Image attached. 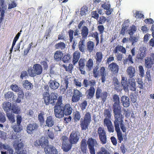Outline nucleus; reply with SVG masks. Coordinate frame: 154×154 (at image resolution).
Listing matches in <instances>:
<instances>
[{"mask_svg":"<svg viewBox=\"0 0 154 154\" xmlns=\"http://www.w3.org/2000/svg\"><path fill=\"white\" fill-rule=\"evenodd\" d=\"M121 52L123 54H126V51L125 48L123 46L118 45L116 47L114 50L113 51V52L115 54L117 53L118 51Z\"/></svg>","mask_w":154,"mask_h":154,"instance_id":"28","label":"nucleus"},{"mask_svg":"<svg viewBox=\"0 0 154 154\" xmlns=\"http://www.w3.org/2000/svg\"><path fill=\"white\" fill-rule=\"evenodd\" d=\"M23 87L28 90H31L33 88V85L28 80H25L23 82Z\"/></svg>","mask_w":154,"mask_h":154,"instance_id":"32","label":"nucleus"},{"mask_svg":"<svg viewBox=\"0 0 154 154\" xmlns=\"http://www.w3.org/2000/svg\"><path fill=\"white\" fill-rule=\"evenodd\" d=\"M91 121V116L89 112H86L83 119H81L80 121V125L82 130H86L88 129Z\"/></svg>","mask_w":154,"mask_h":154,"instance_id":"5","label":"nucleus"},{"mask_svg":"<svg viewBox=\"0 0 154 154\" xmlns=\"http://www.w3.org/2000/svg\"><path fill=\"white\" fill-rule=\"evenodd\" d=\"M10 88L13 91L15 92H18L20 89V88L16 84L11 85Z\"/></svg>","mask_w":154,"mask_h":154,"instance_id":"60","label":"nucleus"},{"mask_svg":"<svg viewBox=\"0 0 154 154\" xmlns=\"http://www.w3.org/2000/svg\"><path fill=\"white\" fill-rule=\"evenodd\" d=\"M96 84V82L94 80L91 79L90 80L85 79H84L82 83L83 86L84 88H87L89 86L90 87L94 86Z\"/></svg>","mask_w":154,"mask_h":154,"instance_id":"20","label":"nucleus"},{"mask_svg":"<svg viewBox=\"0 0 154 154\" xmlns=\"http://www.w3.org/2000/svg\"><path fill=\"white\" fill-rule=\"evenodd\" d=\"M62 52L60 50L55 51L54 55V60L57 61H60L63 56Z\"/></svg>","mask_w":154,"mask_h":154,"instance_id":"24","label":"nucleus"},{"mask_svg":"<svg viewBox=\"0 0 154 154\" xmlns=\"http://www.w3.org/2000/svg\"><path fill=\"white\" fill-rule=\"evenodd\" d=\"M99 74L101 76V80L102 83H104L106 80V76L107 75V73L106 71V69L104 66L101 67L98 71Z\"/></svg>","mask_w":154,"mask_h":154,"instance_id":"19","label":"nucleus"},{"mask_svg":"<svg viewBox=\"0 0 154 154\" xmlns=\"http://www.w3.org/2000/svg\"><path fill=\"white\" fill-rule=\"evenodd\" d=\"M20 126V125H17H17H14L13 127L14 131L15 132H19L22 130Z\"/></svg>","mask_w":154,"mask_h":154,"instance_id":"61","label":"nucleus"},{"mask_svg":"<svg viewBox=\"0 0 154 154\" xmlns=\"http://www.w3.org/2000/svg\"><path fill=\"white\" fill-rule=\"evenodd\" d=\"M146 56V53L144 52L140 51L137 55L136 58L138 60H142Z\"/></svg>","mask_w":154,"mask_h":154,"instance_id":"52","label":"nucleus"},{"mask_svg":"<svg viewBox=\"0 0 154 154\" xmlns=\"http://www.w3.org/2000/svg\"><path fill=\"white\" fill-rule=\"evenodd\" d=\"M4 97L6 100H13L14 98V94L12 91H8L4 95Z\"/></svg>","mask_w":154,"mask_h":154,"instance_id":"40","label":"nucleus"},{"mask_svg":"<svg viewBox=\"0 0 154 154\" xmlns=\"http://www.w3.org/2000/svg\"><path fill=\"white\" fill-rule=\"evenodd\" d=\"M49 86L51 89L55 90L59 86V84L55 80H50L49 83Z\"/></svg>","mask_w":154,"mask_h":154,"instance_id":"27","label":"nucleus"},{"mask_svg":"<svg viewBox=\"0 0 154 154\" xmlns=\"http://www.w3.org/2000/svg\"><path fill=\"white\" fill-rule=\"evenodd\" d=\"M43 69L42 66L39 64H35L33 65L32 68H29L27 72L29 76L34 77L37 75H41Z\"/></svg>","mask_w":154,"mask_h":154,"instance_id":"4","label":"nucleus"},{"mask_svg":"<svg viewBox=\"0 0 154 154\" xmlns=\"http://www.w3.org/2000/svg\"><path fill=\"white\" fill-rule=\"evenodd\" d=\"M70 55L69 54H65L62 58V61L64 63H67L69 62L71 58Z\"/></svg>","mask_w":154,"mask_h":154,"instance_id":"54","label":"nucleus"},{"mask_svg":"<svg viewBox=\"0 0 154 154\" xmlns=\"http://www.w3.org/2000/svg\"><path fill=\"white\" fill-rule=\"evenodd\" d=\"M111 113L112 110L110 108L105 109L103 114L105 118L111 119Z\"/></svg>","mask_w":154,"mask_h":154,"instance_id":"42","label":"nucleus"},{"mask_svg":"<svg viewBox=\"0 0 154 154\" xmlns=\"http://www.w3.org/2000/svg\"><path fill=\"white\" fill-rule=\"evenodd\" d=\"M127 72L129 77L132 79L134 76L135 73V68L132 66L128 67L127 69Z\"/></svg>","mask_w":154,"mask_h":154,"instance_id":"29","label":"nucleus"},{"mask_svg":"<svg viewBox=\"0 0 154 154\" xmlns=\"http://www.w3.org/2000/svg\"><path fill=\"white\" fill-rule=\"evenodd\" d=\"M11 109L12 112L15 114H18L20 112V108L16 105H12Z\"/></svg>","mask_w":154,"mask_h":154,"instance_id":"50","label":"nucleus"},{"mask_svg":"<svg viewBox=\"0 0 154 154\" xmlns=\"http://www.w3.org/2000/svg\"><path fill=\"white\" fill-rule=\"evenodd\" d=\"M40 146L42 147H44L45 146L48 145V141L45 137H42L40 139Z\"/></svg>","mask_w":154,"mask_h":154,"instance_id":"44","label":"nucleus"},{"mask_svg":"<svg viewBox=\"0 0 154 154\" xmlns=\"http://www.w3.org/2000/svg\"><path fill=\"white\" fill-rule=\"evenodd\" d=\"M115 130L117 133L118 142L121 143L123 140V138L122 132L120 131V128H115Z\"/></svg>","mask_w":154,"mask_h":154,"instance_id":"34","label":"nucleus"},{"mask_svg":"<svg viewBox=\"0 0 154 154\" xmlns=\"http://www.w3.org/2000/svg\"><path fill=\"white\" fill-rule=\"evenodd\" d=\"M97 29L99 32V33L101 34V37H103V33L104 30V26L102 25H99L97 26Z\"/></svg>","mask_w":154,"mask_h":154,"instance_id":"62","label":"nucleus"},{"mask_svg":"<svg viewBox=\"0 0 154 154\" xmlns=\"http://www.w3.org/2000/svg\"><path fill=\"white\" fill-rule=\"evenodd\" d=\"M121 83L122 87H123L124 90L128 89V85L127 78L124 76H122Z\"/></svg>","mask_w":154,"mask_h":154,"instance_id":"38","label":"nucleus"},{"mask_svg":"<svg viewBox=\"0 0 154 154\" xmlns=\"http://www.w3.org/2000/svg\"><path fill=\"white\" fill-rule=\"evenodd\" d=\"M13 146L16 151L15 154H26V150L23 148V144L20 141L16 140Z\"/></svg>","mask_w":154,"mask_h":154,"instance_id":"6","label":"nucleus"},{"mask_svg":"<svg viewBox=\"0 0 154 154\" xmlns=\"http://www.w3.org/2000/svg\"><path fill=\"white\" fill-rule=\"evenodd\" d=\"M38 127V125L36 123H30L27 125L26 131L28 133L31 134L37 132Z\"/></svg>","mask_w":154,"mask_h":154,"instance_id":"13","label":"nucleus"},{"mask_svg":"<svg viewBox=\"0 0 154 154\" xmlns=\"http://www.w3.org/2000/svg\"><path fill=\"white\" fill-rule=\"evenodd\" d=\"M88 29L86 26H84L81 30V34L82 36V38L85 39L87 38L88 34Z\"/></svg>","mask_w":154,"mask_h":154,"instance_id":"25","label":"nucleus"},{"mask_svg":"<svg viewBox=\"0 0 154 154\" xmlns=\"http://www.w3.org/2000/svg\"><path fill=\"white\" fill-rule=\"evenodd\" d=\"M96 60V63L99 65L102 62L103 58V54L101 52H97L96 53L95 56Z\"/></svg>","mask_w":154,"mask_h":154,"instance_id":"33","label":"nucleus"},{"mask_svg":"<svg viewBox=\"0 0 154 154\" xmlns=\"http://www.w3.org/2000/svg\"><path fill=\"white\" fill-rule=\"evenodd\" d=\"M63 66L66 71L69 72H71L73 67V65L71 63L69 64L68 67L65 65H63Z\"/></svg>","mask_w":154,"mask_h":154,"instance_id":"55","label":"nucleus"},{"mask_svg":"<svg viewBox=\"0 0 154 154\" xmlns=\"http://www.w3.org/2000/svg\"><path fill=\"white\" fill-rule=\"evenodd\" d=\"M83 94L82 92L77 88L73 89L72 96L71 101L73 103H77L83 96Z\"/></svg>","mask_w":154,"mask_h":154,"instance_id":"11","label":"nucleus"},{"mask_svg":"<svg viewBox=\"0 0 154 154\" xmlns=\"http://www.w3.org/2000/svg\"><path fill=\"white\" fill-rule=\"evenodd\" d=\"M80 57V53L78 51H75L73 54V60L72 61L73 65H75L77 63Z\"/></svg>","mask_w":154,"mask_h":154,"instance_id":"30","label":"nucleus"},{"mask_svg":"<svg viewBox=\"0 0 154 154\" xmlns=\"http://www.w3.org/2000/svg\"><path fill=\"white\" fill-rule=\"evenodd\" d=\"M128 86L131 91H136V82L134 78L128 79Z\"/></svg>","mask_w":154,"mask_h":154,"instance_id":"21","label":"nucleus"},{"mask_svg":"<svg viewBox=\"0 0 154 154\" xmlns=\"http://www.w3.org/2000/svg\"><path fill=\"white\" fill-rule=\"evenodd\" d=\"M85 39H81L78 44V47L79 50L83 52L84 51L85 47Z\"/></svg>","mask_w":154,"mask_h":154,"instance_id":"35","label":"nucleus"},{"mask_svg":"<svg viewBox=\"0 0 154 154\" xmlns=\"http://www.w3.org/2000/svg\"><path fill=\"white\" fill-rule=\"evenodd\" d=\"M87 50L89 52H92L94 48V42L91 41H89L87 43Z\"/></svg>","mask_w":154,"mask_h":154,"instance_id":"39","label":"nucleus"},{"mask_svg":"<svg viewBox=\"0 0 154 154\" xmlns=\"http://www.w3.org/2000/svg\"><path fill=\"white\" fill-rule=\"evenodd\" d=\"M87 102L86 100H84L79 105L80 107L81 108L82 110L83 111L85 109L87 106Z\"/></svg>","mask_w":154,"mask_h":154,"instance_id":"59","label":"nucleus"},{"mask_svg":"<svg viewBox=\"0 0 154 154\" xmlns=\"http://www.w3.org/2000/svg\"><path fill=\"white\" fill-rule=\"evenodd\" d=\"M115 120L114 121L115 128L119 127V124L123 123L124 117L122 114L121 109L113 110Z\"/></svg>","mask_w":154,"mask_h":154,"instance_id":"3","label":"nucleus"},{"mask_svg":"<svg viewBox=\"0 0 154 154\" xmlns=\"http://www.w3.org/2000/svg\"><path fill=\"white\" fill-rule=\"evenodd\" d=\"M80 148L82 152L84 153H86L88 150L86 140L85 139H82L81 142Z\"/></svg>","mask_w":154,"mask_h":154,"instance_id":"23","label":"nucleus"},{"mask_svg":"<svg viewBox=\"0 0 154 154\" xmlns=\"http://www.w3.org/2000/svg\"><path fill=\"white\" fill-rule=\"evenodd\" d=\"M113 83L114 88L117 92H119L122 90V87L117 78L114 77L113 79Z\"/></svg>","mask_w":154,"mask_h":154,"instance_id":"18","label":"nucleus"},{"mask_svg":"<svg viewBox=\"0 0 154 154\" xmlns=\"http://www.w3.org/2000/svg\"><path fill=\"white\" fill-rule=\"evenodd\" d=\"M113 101L114 103L112 104L113 110L121 109L120 106L119 98L118 95L114 94L113 96Z\"/></svg>","mask_w":154,"mask_h":154,"instance_id":"15","label":"nucleus"},{"mask_svg":"<svg viewBox=\"0 0 154 154\" xmlns=\"http://www.w3.org/2000/svg\"><path fill=\"white\" fill-rule=\"evenodd\" d=\"M95 96L96 100H101V103H104L107 99L108 93L106 91L103 92L101 89L98 88L96 89Z\"/></svg>","mask_w":154,"mask_h":154,"instance_id":"7","label":"nucleus"},{"mask_svg":"<svg viewBox=\"0 0 154 154\" xmlns=\"http://www.w3.org/2000/svg\"><path fill=\"white\" fill-rule=\"evenodd\" d=\"M6 116L11 123H13L15 122V120L14 118V115L8 112H7L6 113Z\"/></svg>","mask_w":154,"mask_h":154,"instance_id":"47","label":"nucleus"},{"mask_svg":"<svg viewBox=\"0 0 154 154\" xmlns=\"http://www.w3.org/2000/svg\"><path fill=\"white\" fill-rule=\"evenodd\" d=\"M108 67L112 74L116 75L118 73L119 66L116 63H112L109 65Z\"/></svg>","mask_w":154,"mask_h":154,"instance_id":"17","label":"nucleus"},{"mask_svg":"<svg viewBox=\"0 0 154 154\" xmlns=\"http://www.w3.org/2000/svg\"><path fill=\"white\" fill-rule=\"evenodd\" d=\"M11 103L8 102H6L3 104V108L5 111L6 113L8 112L11 110Z\"/></svg>","mask_w":154,"mask_h":154,"instance_id":"37","label":"nucleus"},{"mask_svg":"<svg viewBox=\"0 0 154 154\" xmlns=\"http://www.w3.org/2000/svg\"><path fill=\"white\" fill-rule=\"evenodd\" d=\"M11 147L8 144H5L0 142V150H8Z\"/></svg>","mask_w":154,"mask_h":154,"instance_id":"51","label":"nucleus"},{"mask_svg":"<svg viewBox=\"0 0 154 154\" xmlns=\"http://www.w3.org/2000/svg\"><path fill=\"white\" fill-rule=\"evenodd\" d=\"M49 61L47 59L45 60L41 61L40 62V65L43 66L44 70H47L48 68V62Z\"/></svg>","mask_w":154,"mask_h":154,"instance_id":"49","label":"nucleus"},{"mask_svg":"<svg viewBox=\"0 0 154 154\" xmlns=\"http://www.w3.org/2000/svg\"><path fill=\"white\" fill-rule=\"evenodd\" d=\"M72 145L70 143H62V147L63 151L65 152L69 151L71 148Z\"/></svg>","mask_w":154,"mask_h":154,"instance_id":"46","label":"nucleus"},{"mask_svg":"<svg viewBox=\"0 0 154 154\" xmlns=\"http://www.w3.org/2000/svg\"><path fill=\"white\" fill-rule=\"evenodd\" d=\"M96 154H110V153L105 148L102 147L100 151L97 152Z\"/></svg>","mask_w":154,"mask_h":154,"instance_id":"53","label":"nucleus"},{"mask_svg":"<svg viewBox=\"0 0 154 154\" xmlns=\"http://www.w3.org/2000/svg\"><path fill=\"white\" fill-rule=\"evenodd\" d=\"M73 119L75 122L79 121L81 117L80 113L78 111H75L73 113Z\"/></svg>","mask_w":154,"mask_h":154,"instance_id":"43","label":"nucleus"},{"mask_svg":"<svg viewBox=\"0 0 154 154\" xmlns=\"http://www.w3.org/2000/svg\"><path fill=\"white\" fill-rule=\"evenodd\" d=\"M125 21L123 24L122 25V29L119 31V33L123 36L125 35V32L128 27V26L125 25Z\"/></svg>","mask_w":154,"mask_h":154,"instance_id":"48","label":"nucleus"},{"mask_svg":"<svg viewBox=\"0 0 154 154\" xmlns=\"http://www.w3.org/2000/svg\"><path fill=\"white\" fill-rule=\"evenodd\" d=\"M44 115V113L42 111H41L38 115V120L41 124H43L45 122Z\"/></svg>","mask_w":154,"mask_h":154,"instance_id":"45","label":"nucleus"},{"mask_svg":"<svg viewBox=\"0 0 154 154\" xmlns=\"http://www.w3.org/2000/svg\"><path fill=\"white\" fill-rule=\"evenodd\" d=\"M111 119L105 118L103 120L104 125L106 127L112 124V122L110 119Z\"/></svg>","mask_w":154,"mask_h":154,"instance_id":"63","label":"nucleus"},{"mask_svg":"<svg viewBox=\"0 0 154 154\" xmlns=\"http://www.w3.org/2000/svg\"><path fill=\"white\" fill-rule=\"evenodd\" d=\"M86 92L87 93V97L88 99H91L92 98L94 94L95 89L94 86L90 87L87 90Z\"/></svg>","mask_w":154,"mask_h":154,"instance_id":"26","label":"nucleus"},{"mask_svg":"<svg viewBox=\"0 0 154 154\" xmlns=\"http://www.w3.org/2000/svg\"><path fill=\"white\" fill-rule=\"evenodd\" d=\"M46 125L48 127L52 126L54 124V121L53 117L49 116L47 117L46 120Z\"/></svg>","mask_w":154,"mask_h":154,"instance_id":"31","label":"nucleus"},{"mask_svg":"<svg viewBox=\"0 0 154 154\" xmlns=\"http://www.w3.org/2000/svg\"><path fill=\"white\" fill-rule=\"evenodd\" d=\"M44 88L46 92L43 94V98L46 105H48L50 104L54 106L57 101L58 95L55 92H51L50 94L49 92V87L48 85H45Z\"/></svg>","mask_w":154,"mask_h":154,"instance_id":"2","label":"nucleus"},{"mask_svg":"<svg viewBox=\"0 0 154 154\" xmlns=\"http://www.w3.org/2000/svg\"><path fill=\"white\" fill-rule=\"evenodd\" d=\"M45 151L46 154H58L57 150L54 146L51 145H48L45 147Z\"/></svg>","mask_w":154,"mask_h":154,"instance_id":"16","label":"nucleus"},{"mask_svg":"<svg viewBox=\"0 0 154 154\" xmlns=\"http://www.w3.org/2000/svg\"><path fill=\"white\" fill-rule=\"evenodd\" d=\"M154 64V53H151L149 56L146 57L145 60L144 65L146 68L149 69Z\"/></svg>","mask_w":154,"mask_h":154,"instance_id":"12","label":"nucleus"},{"mask_svg":"<svg viewBox=\"0 0 154 154\" xmlns=\"http://www.w3.org/2000/svg\"><path fill=\"white\" fill-rule=\"evenodd\" d=\"M94 66L93 60L91 58L88 59L86 63V66L88 68V71H90L92 68Z\"/></svg>","mask_w":154,"mask_h":154,"instance_id":"41","label":"nucleus"},{"mask_svg":"<svg viewBox=\"0 0 154 154\" xmlns=\"http://www.w3.org/2000/svg\"><path fill=\"white\" fill-rule=\"evenodd\" d=\"M97 133L101 143L103 144H105L107 143V137L106 133L104 128L101 127H100L97 130Z\"/></svg>","mask_w":154,"mask_h":154,"instance_id":"8","label":"nucleus"},{"mask_svg":"<svg viewBox=\"0 0 154 154\" xmlns=\"http://www.w3.org/2000/svg\"><path fill=\"white\" fill-rule=\"evenodd\" d=\"M57 102L55 104L54 106V114L55 116L57 118H61L64 116V115L66 116L70 115L72 112V109L71 105L69 103H66L64 105L62 104V97L59 96L57 98Z\"/></svg>","mask_w":154,"mask_h":154,"instance_id":"1","label":"nucleus"},{"mask_svg":"<svg viewBox=\"0 0 154 154\" xmlns=\"http://www.w3.org/2000/svg\"><path fill=\"white\" fill-rule=\"evenodd\" d=\"M80 136V133L78 131H73L70 134L69 138V141L70 144H76L78 141Z\"/></svg>","mask_w":154,"mask_h":154,"instance_id":"10","label":"nucleus"},{"mask_svg":"<svg viewBox=\"0 0 154 154\" xmlns=\"http://www.w3.org/2000/svg\"><path fill=\"white\" fill-rule=\"evenodd\" d=\"M55 48L56 49H59L60 50H63L65 49L66 47V45L63 42H60L56 43L54 46Z\"/></svg>","mask_w":154,"mask_h":154,"instance_id":"36","label":"nucleus"},{"mask_svg":"<svg viewBox=\"0 0 154 154\" xmlns=\"http://www.w3.org/2000/svg\"><path fill=\"white\" fill-rule=\"evenodd\" d=\"M121 103L125 107H127L130 106V101L129 98L126 96H123L121 98Z\"/></svg>","mask_w":154,"mask_h":154,"instance_id":"22","label":"nucleus"},{"mask_svg":"<svg viewBox=\"0 0 154 154\" xmlns=\"http://www.w3.org/2000/svg\"><path fill=\"white\" fill-rule=\"evenodd\" d=\"M137 30L136 27L134 25L130 27V29L128 30V34L130 35H132L134 32Z\"/></svg>","mask_w":154,"mask_h":154,"instance_id":"57","label":"nucleus"},{"mask_svg":"<svg viewBox=\"0 0 154 154\" xmlns=\"http://www.w3.org/2000/svg\"><path fill=\"white\" fill-rule=\"evenodd\" d=\"M6 9V6H4L2 7V9L1 12L0 16V23H1L3 20L4 19L5 14V10Z\"/></svg>","mask_w":154,"mask_h":154,"instance_id":"56","label":"nucleus"},{"mask_svg":"<svg viewBox=\"0 0 154 154\" xmlns=\"http://www.w3.org/2000/svg\"><path fill=\"white\" fill-rule=\"evenodd\" d=\"M6 121V118L5 114L0 112V123H4Z\"/></svg>","mask_w":154,"mask_h":154,"instance_id":"58","label":"nucleus"},{"mask_svg":"<svg viewBox=\"0 0 154 154\" xmlns=\"http://www.w3.org/2000/svg\"><path fill=\"white\" fill-rule=\"evenodd\" d=\"M87 143L90 154H95L94 147L98 145L96 140L92 137L89 138L87 141Z\"/></svg>","mask_w":154,"mask_h":154,"instance_id":"9","label":"nucleus"},{"mask_svg":"<svg viewBox=\"0 0 154 154\" xmlns=\"http://www.w3.org/2000/svg\"><path fill=\"white\" fill-rule=\"evenodd\" d=\"M137 84H138V87L140 89H143L144 88L143 82L142 80L141 79H138V80L137 81Z\"/></svg>","mask_w":154,"mask_h":154,"instance_id":"64","label":"nucleus"},{"mask_svg":"<svg viewBox=\"0 0 154 154\" xmlns=\"http://www.w3.org/2000/svg\"><path fill=\"white\" fill-rule=\"evenodd\" d=\"M78 62L79 64L78 69L80 71L82 74L85 75L86 72L85 69L86 62L85 59L83 58H81Z\"/></svg>","mask_w":154,"mask_h":154,"instance_id":"14","label":"nucleus"}]
</instances>
